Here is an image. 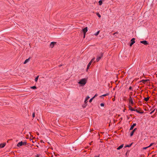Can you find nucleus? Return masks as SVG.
<instances>
[{
    "label": "nucleus",
    "instance_id": "nucleus-18",
    "mask_svg": "<svg viewBox=\"0 0 157 157\" xmlns=\"http://www.w3.org/2000/svg\"><path fill=\"white\" fill-rule=\"evenodd\" d=\"M99 5H101L102 3V2L101 0H100L99 1Z\"/></svg>",
    "mask_w": 157,
    "mask_h": 157
},
{
    "label": "nucleus",
    "instance_id": "nucleus-46",
    "mask_svg": "<svg viewBox=\"0 0 157 157\" xmlns=\"http://www.w3.org/2000/svg\"><path fill=\"white\" fill-rule=\"evenodd\" d=\"M62 66L61 65H60L59 66V67H60V66Z\"/></svg>",
    "mask_w": 157,
    "mask_h": 157
},
{
    "label": "nucleus",
    "instance_id": "nucleus-31",
    "mask_svg": "<svg viewBox=\"0 0 157 157\" xmlns=\"http://www.w3.org/2000/svg\"><path fill=\"white\" fill-rule=\"evenodd\" d=\"M136 128H135V129H133V131H132V132H135V131H136Z\"/></svg>",
    "mask_w": 157,
    "mask_h": 157
},
{
    "label": "nucleus",
    "instance_id": "nucleus-33",
    "mask_svg": "<svg viewBox=\"0 0 157 157\" xmlns=\"http://www.w3.org/2000/svg\"><path fill=\"white\" fill-rule=\"evenodd\" d=\"M133 44L131 42L130 44V46H131Z\"/></svg>",
    "mask_w": 157,
    "mask_h": 157
},
{
    "label": "nucleus",
    "instance_id": "nucleus-45",
    "mask_svg": "<svg viewBox=\"0 0 157 157\" xmlns=\"http://www.w3.org/2000/svg\"><path fill=\"white\" fill-rule=\"evenodd\" d=\"M114 100H114H114H113V101H114Z\"/></svg>",
    "mask_w": 157,
    "mask_h": 157
},
{
    "label": "nucleus",
    "instance_id": "nucleus-3",
    "mask_svg": "<svg viewBox=\"0 0 157 157\" xmlns=\"http://www.w3.org/2000/svg\"><path fill=\"white\" fill-rule=\"evenodd\" d=\"M134 111H136V112L142 114L143 113V111H140V109H136V110H134Z\"/></svg>",
    "mask_w": 157,
    "mask_h": 157
},
{
    "label": "nucleus",
    "instance_id": "nucleus-21",
    "mask_svg": "<svg viewBox=\"0 0 157 157\" xmlns=\"http://www.w3.org/2000/svg\"><path fill=\"white\" fill-rule=\"evenodd\" d=\"M31 88L32 89H36V88L35 86H34L31 87Z\"/></svg>",
    "mask_w": 157,
    "mask_h": 157
},
{
    "label": "nucleus",
    "instance_id": "nucleus-19",
    "mask_svg": "<svg viewBox=\"0 0 157 157\" xmlns=\"http://www.w3.org/2000/svg\"><path fill=\"white\" fill-rule=\"evenodd\" d=\"M132 143L130 144V145H127L126 146V147H131V146L132 145Z\"/></svg>",
    "mask_w": 157,
    "mask_h": 157
},
{
    "label": "nucleus",
    "instance_id": "nucleus-14",
    "mask_svg": "<svg viewBox=\"0 0 157 157\" xmlns=\"http://www.w3.org/2000/svg\"><path fill=\"white\" fill-rule=\"evenodd\" d=\"M108 94H108L107 93V94H103V95L100 96L99 97H100V98L104 97H105L107 95H108Z\"/></svg>",
    "mask_w": 157,
    "mask_h": 157
},
{
    "label": "nucleus",
    "instance_id": "nucleus-5",
    "mask_svg": "<svg viewBox=\"0 0 157 157\" xmlns=\"http://www.w3.org/2000/svg\"><path fill=\"white\" fill-rule=\"evenodd\" d=\"M87 27H86L82 29V31L83 33V34H86V33L87 31Z\"/></svg>",
    "mask_w": 157,
    "mask_h": 157
},
{
    "label": "nucleus",
    "instance_id": "nucleus-24",
    "mask_svg": "<svg viewBox=\"0 0 157 157\" xmlns=\"http://www.w3.org/2000/svg\"><path fill=\"white\" fill-rule=\"evenodd\" d=\"M97 96H98V94H96L95 95L94 97H93L92 98H95L97 97Z\"/></svg>",
    "mask_w": 157,
    "mask_h": 157
},
{
    "label": "nucleus",
    "instance_id": "nucleus-13",
    "mask_svg": "<svg viewBox=\"0 0 157 157\" xmlns=\"http://www.w3.org/2000/svg\"><path fill=\"white\" fill-rule=\"evenodd\" d=\"M123 146H124L123 144H122L121 145H120V146H119V147H118L117 148V150H120V149H121L122 148V147H123Z\"/></svg>",
    "mask_w": 157,
    "mask_h": 157
},
{
    "label": "nucleus",
    "instance_id": "nucleus-32",
    "mask_svg": "<svg viewBox=\"0 0 157 157\" xmlns=\"http://www.w3.org/2000/svg\"><path fill=\"white\" fill-rule=\"evenodd\" d=\"M155 111V109H154V110L153 111H152L151 113H150V114H152V113H153Z\"/></svg>",
    "mask_w": 157,
    "mask_h": 157
},
{
    "label": "nucleus",
    "instance_id": "nucleus-43",
    "mask_svg": "<svg viewBox=\"0 0 157 157\" xmlns=\"http://www.w3.org/2000/svg\"><path fill=\"white\" fill-rule=\"evenodd\" d=\"M94 157H99L98 156H95Z\"/></svg>",
    "mask_w": 157,
    "mask_h": 157
},
{
    "label": "nucleus",
    "instance_id": "nucleus-4",
    "mask_svg": "<svg viewBox=\"0 0 157 157\" xmlns=\"http://www.w3.org/2000/svg\"><path fill=\"white\" fill-rule=\"evenodd\" d=\"M129 102L130 104L129 105H131V106H132L133 105L134 103L132 99H130L129 100Z\"/></svg>",
    "mask_w": 157,
    "mask_h": 157
},
{
    "label": "nucleus",
    "instance_id": "nucleus-41",
    "mask_svg": "<svg viewBox=\"0 0 157 157\" xmlns=\"http://www.w3.org/2000/svg\"><path fill=\"white\" fill-rule=\"evenodd\" d=\"M39 155H37V156H36V157H39Z\"/></svg>",
    "mask_w": 157,
    "mask_h": 157
},
{
    "label": "nucleus",
    "instance_id": "nucleus-42",
    "mask_svg": "<svg viewBox=\"0 0 157 157\" xmlns=\"http://www.w3.org/2000/svg\"><path fill=\"white\" fill-rule=\"evenodd\" d=\"M149 98L148 97H147V98Z\"/></svg>",
    "mask_w": 157,
    "mask_h": 157
},
{
    "label": "nucleus",
    "instance_id": "nucleus-27",
    "mask_svg": "<svg viewBox=\"0 0 157 157\" xmlns=\"http://www.w3.org/2000/svg\"><path fill=\"white\" fill-rule=\"evenodd\" d=\"M144 147L143 148V149H144V150H146V149L147 148H148V147Z\"/></svg>",
    "mask_w": 157,
    "mask_h": 157
},
{
    "label": "nucleus",
    "instance_id": "nucleus-8",
    "mask_svg": "<svg viewBox=\"0 0 157 157\" xmlns=\"http://www.w3.org/2000/svg\"><path fill=\"white\" fill-rule=\"evenodd\" d=\"M103 55L101 54L100 56H98L97 58L96 59V61L97 62H98L101 58L102 57Z\"/></svg>",
    "mask_w": 157,
    "mask_h": 157
},
{
    "label": "nucleus",
    "instance_id": "nucleus-35",
    "mask_svg": "<svg viewBox=\"0 0 157 157\" xmlns=\"http://www.w3.org/2000/svg\"><path fill=\"white\" fill-rule=\"evenodd\" d=\"M86 104H84V105H83V108H85V107H86Z\"/></svg>",
    "mask_w": 157,
    "mask_h": 157
},
{
    "label": "nucleus",
    "instance_id": "nucleus-7",
    "mask_svg": "<svg viewBox=\"0 0 157 157\" xmlns=\"http://www.w3.org/2000/svg\"><path fill=\"white\" fill-rule=\"evenodd\" d=\"M140 43L144 44L145 45H146L148 44L146 40H143L140 41Z\"/></svg>",
    "mask_w": 157,
    "mask_h": 157
},
{
    "label": "nucleus",
    "instance_id": "nucleus-34",
    "mask_svg": "<svg viewBox=\"0 0 157 157\" xmlns=\"http://www.w3.org/2000/svg\"><path fill=\"white\" fill-rule=\"evenodd\" d=\"M93 99H90V100H89V102H91Z\"/></svg>",
    "mask_w": 157,
    "mask_h": 157
},
{
    "label": "nucleus",
    "instance_id": "nucleus-9",
    "mask_svg": "<svg viewBox=\"0 0 157 157\" xmlns=\"http://www.w3.org/2000/svg\"><path fill=\"white\" fill-rule=\"evenodd\" d=\"M22 145H24L23 144V142L21 141V142H20L18 143L17 144V146L18 147H20Z\"/></svg>",
    "mask_w": 157,
    "mask_h": 157
},
{
    "label": "nucleus",
    "instance_id": "nucleus-23",
    "mask_svg": "<svg viewBox=\"0 0 157 157\" xmlns=\"http://www.w3.org/2000/svg\"><path fill=\"white\" fill-rule=\"evenodd\" d=\"M132 87L131 86H130L128 88V90H132Z\"/></svg>",
    "mask_w": 157,
    "mask_h": 157
},
{
    "label": "nucleus",
    "instance_id": "nucleus-1",
    "mask_svg": "<svg viewBox=\"0 0 157 157\" xmlns=\"http://www.w3.org/2000/svg\"><path fill=\"white\" fill-rule=\"evenodd\" d=\"M87 82V80L86 78H83L81 79L78 83L80 84L81 86H84Z\"/></svg>",
    "mask_w": 157,
    "mask_h": 157
},
{
    "label": "nucleus",
    "instance_id": "nucleus-6",
    "mask_svg": "<svg viewBox=\"0 0 157 157\" xmlns=\"http://www.w3.org/2000/svg\"><path fill=\"white\" fill-rule=\"evenodd\" d=\"M56 44V42H52L50 45V47L51 48H52L54 46V45Z\"/></svg>",
    "mask_w": 157,
    "mask_h": 157
},
{
    "label": "nucleus",
    "instance_id": "nucleus-37",
    "mask_svg": "<svg viewBox=\"0 0 157 157\" xmlns=\"http://www.w3.org/2000/svg\"><path fill=\"white\" fill-rule=\"evenodd\" d=\"M149 99H144L145 101H147Z\"/></svg>",
    "mask_w": 157,
    "mask_h": 157
},
{
    "label": "nucleus",
    "instance_id": "nucleus-36",
    "mask_svg": "<svg viewBox=\"0 0 157 157\" xmlns=\"http://www.w3.org/2000/svg\"><path fill=\"white\" fill-rule=\"evenodd\" d=\"M33 118L34 117H35V113H34L33 114Z\"/></svg>",
    "mask_w": 157,
    "mask_h": 157
},
{
    "label": "nucleus",
    "instance_id": "nucleus-22",
    "mask_svg": "<svg viewBox=\"0 0 157 157\" xmlns=\"http://www.w3.org/2000/svg\"><path fill=\"white\" fill-rule=\"evenodd\" d=\"M97 15L99 17H101V15L99 13H96Z\"/></svg>",
    "mask_w": 157,
    "mask_h": 157
},
{
    "label": "nucleus",
    "instance_id": "nucleus-11",
    "mask_svg": "<svg viewBox=\"0 0 157 157\" xmlns=\"http://www.w3.org/2000/svg\"><path fill=\"white\" fill-rule=\"evenodd\" d=\"M128 108H129V109L131 111H134L135 110V109L132 108V107H131V106L130 105H128Z\"/></svg>",
    "mask_w": 157,
    "mask_h": 157
},
{
    "label": "nucleus",
    "instance_id": "nucleus-44",
    "mask_svg": "<svg viewBox=\"0 0 157 157\" xmlns=\"http://www.w3.org/2000/svg\"><path fill=\"white\" fill-rule=\"evenodd\" d=\"M156 112H157V109H156Z\"/></svg>",
    "mask_w": 157,
    "mask_h": 157
},
{
    "label": "nucleus",
    "instance_id": "nucleus-15",
    "mask_svg": "<svg viewBox=\"0 0 157 157\" xmlns=\"http://www.w3.org/2000/svg\"><path fill=\"white\" fill-rule=\"evenodd\" d=\"M29 58L28 59H26L25 61H24V64H25L26 63H28V62H29Z\"/></svg>",
    "mask_w": 157,
    "mask_h": 157
},
{
    "label": "nucleus",
    "instance_id": "nucleus-17",
    "mask_svg": "<svg viewBox=\"0 0 157 157\" xmlns=\"http://www.w3.org/2000/svg\"><path fill=\"white\" fill-rule=\"evenodd\" d=\"M39 76H37L36 78H35V81L36 82H37V81H38V78H39Z\"/></svg>",
    "mask_w": 157,
    "mask_h": 157
},
{
    "label": "nucleus",
    "instance_id": "nucleus-40",
    "mask_svg": "<svg viewBox=\"0 0 157 157\" xmlns=\"http://www.w3.org/2000/svg\"><path fill=\"white\" fill-rule=\"evenodd\" d=\"M86 98H90V97L89 96H87Z\"/></svg>",
    "mask_w": 157,
    "mask_h": 157
},
{
    "label": "nucleus",
    "instance_id": "nucleus-12",
    "mask_svg": "<svg viewBox=\"0 0 157 157\" xmlns=\"http://www.w3.org/2000/svg\"><path fill=\"white\" fill-rule=\"evenodd\" d=\"M5 145H6L5 143L0 144V148L4 147L5 146Z\"/></svg>",
    "mask_w": 157,
    "mask_h": 157
},
{
    "label": "nucleus",
    "instance_id": "nucleus-29",
    "mask_svg": "<svg viewBox=\"0 0 157 157\" xmlns=\"http://www.w3.org/2000/svg\"><path fill=\"white\" fill-rule=\"evenodd\" d=\"M26 144V142H23V144H24V145H25Z\"/></svg>",
    "mask_w": 157,
    "mask_h": 157
},
{
    "label": "nucleus",
    "instance_id": "nucleus-20",
    "mask_svg": "<svg viewBox=\"0 0 157 157\" xmlns=\"http://www.w3.org/2000/svg\"><path fill=\"white\" fill-rule=\"evenodd\" d=\"M99 33V31H98L97 33H95L94 35L95 36H98Z\"/></svg>",
    "mask_w": 157,
    "mask_h": 157
},
{
    "label": "nucleus",
    "instance_id": "nucleus-38",
    "mask_svg": "<svg viewBox=\"0 0 157 157\" xmlns=\"http://www.w3.org/2000/svg\"><path fill=\"white\" fill-rule=\"evenodd\" d=\"M118 33V32H116V33H114L113 34V35H115V34H117Z\"/></svg>",
    "mask_w": 157,
    "mask_h": 157
},
{
    "label": "nucleus",
    "instance_id": "nucleus-10",
    "mask_svg": "<svg viewBox=\"0 0 157 157\" xmlns=\"http://www.w3.org/2000/svg\"><path fill=\"white\" fill-rule=\"evenodd\" d=\"M136 126V124H133L131 126L130 128V130H132L133 129L134 127Z\"/></svg>",
    "mask_w": 157,
    "mask_h": 157
},
{
    "label": "nucleus",
    "instance_id": "nucleus-28",
    "mask_svg": "<svg viewBox=\"0 0 157 157\" xmlns=\"http://www.w3.org/2000/svg\"><path fill=\"white\" fill-rule=\"evenodd\" d=\"M100 105L101 106L103 107L104 106V104L103 103H101L100 104Z\"/></svg>",
    "mask_w": 157,
    "mask_h": 157
},
{
    "label": "nucleus",
    "instance_id": "nucleus-30",
    "mask_svg": "<svg viewBox=\"0 0 157 157\" xmlns=\"http://www.w3.org/2000/svg\"><path fill=\"white\" fill-rule=\"evenodd\" d=\"M154 144V143H152L149 146H148V147H151V146H152V145L153 144Z\"/></svg>",
    "mask_w": 157,
    "mask_h": 157
},
{
    "label": "nucleus",
    "instance_id": "nucleus-16",
    "mask_svg": "<svg viewBox=\"0 0 157 157\" xmlns=\"http://www.w3.org/2000/svg\"><path fill=\"white\" fill-rule=\"evenodd\" d=\"M132 43L133 44H134L135 43V38H132L131 40Z\"/></svg>",
    "mask_w": 157,
    "mask_h": 157
},
{
    "label": "nucleus",
    "instance_id": "nucleus-25",
    "mask_svg": "<svg viewBox=\"0 0 157 157\" xmlns=\"http://www.w3.org/2000/svg\"><path fill=\"white\" fill-rule=\"evenodd\" d=\"M88 99H86L85 100L84 103H85V104L87 102Z\"/></svg>",
    "mask_w": 157,
    "mask_h": 157
},
{
    "label": "nucleus",
    "instance_id": "nucleus-2",
    "mask_svg": "<svg viewBox=\"0 0 157 157\" xmlns=\"http://www.w3.org/2000/svg\"><path fill=\"white\" fill-rule=\"evenodd\" d=\"M95 59V58H93L91 59V61L87 65V67L86 68V71H87L89 69V68L90 66V65H91L92 62Z\"/></svg>",
    "mask_w": 157,
    "mask_h": 157
},
{
    "label": "nucleus",
    "instance_id": "nucleus-39",
    "mask_svg": "<svg viewBox=\"0 0 157 157\" xmlns=\"http://www.w3.org/2000/svg\"><path fill=\"white\" fill-rule=\"evenodd\" d=\"M86 34H84V36H83V38H85V35H86Z\"/></svg>",
    "mask_w": 157,
    "mask_h": 157
},
{
    "label": "nucleus",
    "instance_id": "nucleus-26",
    "mask_svg": "<svg viewBox=\"0 0 157 157\" xmlns=\"http://www.w3.org/2000/svg\"><path fill=\"white\" fill-rule=\"evenodd\" d=\"M134 133V132H131V134H130L131 136H132L133 135Z\"/></svg>",
    "mask_w": 157,
    "mask_h": 157
}]
</instances>
